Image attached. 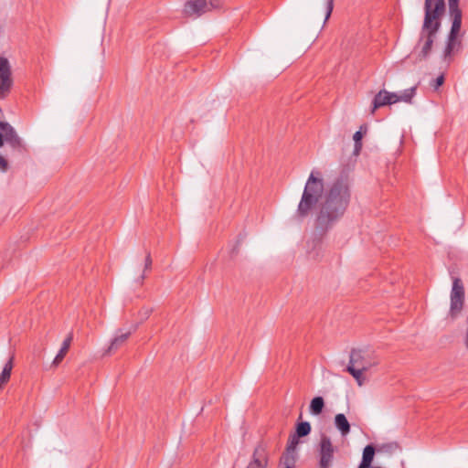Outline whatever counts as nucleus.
Returning <instances> with one entry per match:
<instances>
[{
	"label": "nucleus",
	"instance_id": "nucleus-1",
	"mask_svg": "<svg viewBox=\"0 0 468 468\" xmlns=\"http://www.w3.org/2000/svg\"><path fill=\"white\" fill-rule=\"evenodd\" d=\"M351 197L347 178L335 179L327 188L324 199L319 204L316 217L317 226L327 229L345 214Z\"/></svg>",
	"mask_w": 468,
	"mask_h": 468
},
{
	"label": "nucleus",
	"instance_id": "nucleus-2",
	"mask_svg": "<svg viewBox=\"0 0 468 468\" xmlns=\"http://www.w3.org/2000/svg\"><path fill=\"white\" fill-rule=\"evenodd\" d=\"M324 192L323 173L314 169L309 175L298 205L297 213L300 217L308 216L319 204Z\"/></svg>",
	"mask_w": 468,
	"mask_h": 468
},
{
	"label": "nucleus",
	"instance_id": "nucleus-3",
	"mask_svg": "<svg viewBox=\"0 0 468 468\" xmlns=\"http://www.w3.org/2000/svg\"><path fill=\"white\" fill-rule=\"evenodd\" d=\"M416 94V87H412L403 90L401 93L390 92L387 90H379L374 97L372 101L371 113L381 107L391 105L397 102L411 103L413 97Z\"/></svg>",
	"mask_w": 468,
	"mask_h": 468
},
{
	"label": "nucleus",
	"instance_id": "nucleus-4",
	"mask_svg": "<svg viewBox=\"0 0 468 468\" xmlns=\"http://www.w3.org/2000/svg\"><path fill=\"white\" fill-rule=\"evenodd\" d=\"M465 302L464 286L460 278H453L452 287L450 294V309L446 319L455 320L462 314Z\"/></svg>",
	"mask_w": 468,
	"mask_h": 468
},
{
	"label": "nucleus",
	"instance_id": "nucleus-5",
	"mask_svg": "<svg viewBox=\"0 0 468 468\" xmlns=\"http://www.w3.org/2000/svg\"><path fill=\"white\" fill-rule=\"evenodd\" d=\"M425 16L422 29H439L445 12L444 0H425Z\"/></svg>",
	"mask_w": 468,
	"mask_h": 468
},
{
	"label": "nucleus",
	"instance_id": "nucleus-6",
	"mask_svg": "<svg viewBox=\"0 0 468 468\" xmlns=\"http://www.w3.org/2000/svg\"><path fill=\"white\" fill-rule=\"evenodd\" d=\"M222 6V0H186L184 13L187 16L197 18L204 14L220 9Z\"/></svg>",
	"mask_w": 468,
	"mask_h": 468
},
{
	"label": "nucleus",
	"instance_id": "nucleus-7",
	"mask_svg": "<svg viewBox=\"0 0 468 468\" xmlns=\"http://www.w3.org/2000/svg\"><path fill=\"white\" fill-rule=\"evenodd\" d=\"M438 31H422L414 48L417 60L426 59L430 55L433 44L437 41Z\"/></svg>",
	"mask_w": 468,
	"mask_h": 468
},
{
	"label": "nucleus",
	"instance_id": "nucleus-8",
	"mask_svg": "<svg viewBox=\"0 0 468 468\" xmlns=\"http://www.w3.org/2000/svg\"><path fill=\"white\" fill-rule=\"evenodd\" d=\"M270 463V452L268 445L260 441L254 448L250 459L245 468H268Z\"/></svg>",
	"mask_w": 468,
	"mask_h": 468
},
{
	"label": "nucleus",
	"instance_id": "nucleus-9",
	"mask_svg": "<svg viewBox=\"0 0 468 468\" xmlns=\"http://www.w3.org/2000/svg\"><path fill=\"white\" fill-rule=\"evenodd\" d=\"M359 359L360 353L352 352L346 370L356 380L358 386H362L366 380L364 377V372L368 370L370 367L376 366L377 363H367V365H360Z\"/></svg>",
	"mask_w": 468,
	"mask_h": 468
},
{
	"label": "nucleus",
	"instance_id": "nucleus-10",
	"mask_svg": "<svg viewBox=\"0 0 468 468\" xmlns=\"http://www.w3.org/2000/svg\"><path fill=\"white\" fill-rule=\"evenodd\" d=\"M13 87L12 70L6 58L0 57V99L8 96Z\"/></svg>",
	"mask_w": 468,
	"mask_h": 468
},
{
	"label": "nucleus",
	"instance_id": "nucleus-11",
	"mask_svg": "<svg viewBox=\"0 0 468 468\" xmlns=\"http://www.w3.org/2000/svg\"><path fill=\"white\" fill-rule=\"evenodd\" d=\"M463 37V34L461 31H450L443 51V59L447 63H451L454 56L461 51Z\"/></svg>",
	"mask_w": 468,
	"mask_h": 468
},
{
	"label": "nucleus",
	"instance_id": "nucleus-12",
	"mask_svg": "<svg viewBox=\"0 0 468 468\" xmlns=\"http://www.w3.org/2000/svg\"><path fill=\"white\" fill-rule=\"evenodd\" d=\"M335 448L331 439L323 435L319 442V467L330 468L334 459Z\"/></svg>",
	"mask_w": 468,
	"mask_h": 468
},
{
	"label": "nucleus",
	"instance_id": "nucleus-13",
	"mask_svg": "<svg viewBox=\"0 0 468 468\" xmlns=\"http://www.w3.org/2000/svg\"><path fill=\"white\" fill-rule=\"evenodd\" d=\"M0 130L4 133V141L9 144L13 148L22 147L21 139L10 124L0 122Z\"/></svg>",
	"mask_w": 468,
	"mask_h": 468
},
{
	"label": "nucleus",
	"instance_id": "nucleus-14",
	"mask_svg": "<svg viewBox=\"0 0 468 468\" xmlns=\"http://www.w3.org/2000/svg\"><path fill=\"white\" fill-rule=\"evenodd\" d=\"M449 1L448 17L452 23L451 29H460L462 26V11L459 8V0Z\"/></svg>",
	"mask_w": 468,
	"mask_h": 468
},
{
	"label": "nucleus",
	"instance_id": "nucleus-15",
	"mask_svg": "<svg viewBox=\"0 0 468 468\" xmlns=\"http://www.w3.org/2000/svg\"><path fill=\"white\" fill-rule=\"evenodd\" d=\"M72 339H73V334L69 333L68 335V336L66 337V339L63 341L61 348L59 349L58 353L55 356V358L52 362V366L58 367L63 361V359L65 358L66 355L68 354V352L69 350Z\"/></svg>",
	"mask_w": 468,
	"mask_h": 468
},
{
	"label": "nucleus",
	"instance_id": "nucleus-16",
	"mask_svg": "<svg viewBox=\"0 0 468 468\" xmlns=\"http://www.w3.org/2000/svg\"><path fill=\"white\" fill-rule=\"evenodd\" d=\"M14 355H12L8 361L5 364L4 368L0 374V390L9 382L11 373L14 367Z\"/></svg>",
	"mask_w": 468,
	"mask_h": 468
},
{
	"label": "nucleus",
	"instance_id": "nucleus-17",
	"mask_svg": "<svg viewBox=\"0 0 468 468\" xmlns=\"http://www.w3.org/2000/svg\"><path fill=\"white\" fill-rule=\"evenodd\" d=\"M335 426L341 433L342 437H346L350 432V423L343 413L335 416Z\"/></svg>",
	"mask_w": 468,
	"mask_h": 468
},
{
	"label": "nucleus",
	"instance_id": "nucleus-18",
	"mask_svg": "<svg viewBox=\"0 0 468 468\" xmlns=\"http://www.w3.org/2000/svg\"><path fill=\"white\" fill-rule=\"evenodd\" d=\"M131 335V332L122 333L113 337L111 341V344L106 351V354H111L112 352L117 350L122 346H123L129 339Z\"/></svg>",
	"mask_w": 468,
	"mask_h": 468
},
{
	"label": "nucleus",
	"instance_id": "nucleus-19",
	"mask_svg": "<svg viewBox=\"0 0 468 468\" xmlns=\"http://www.w3.org/2000/svg\"><path fill=\"white\" fill-rule=\"evenodd\" d=\"M375 455V448L372 445H367L363 451L362 461L358 468H370Z\"/></svg>",
	"mask_w": 468,
	"mask_h": 468
},
{
	"label": "nucleus",
	"instance_id": "nucleus-20",
	"mask_svg": "<svg viewBox=\"0 0 468 468\" xmlns=\"http://www.w3.org/2000/svg\"><path fill=\"white\" fill-rule=\"evenodd\" d=\"M367 132V124L361 125L359 131L356 132L353 135L355 141V154H358L362 149V139Z\"/></svg>",
	"mask_w": 468,
	"mask_h": 468
},
{
	"label": "nucleus",
	"instance_id": "nucleus-21",
	"mask_svg": "<svg viewBox=\"0 0 468 468\" xmlns=\"http://www.w3.org/2000/svg\"><path fill=\"white\" fill-rule=\"evenodd\" d=\"M297 455L283 452L280 458L278 468H294Z\"/></svg>",
	"mask_w": 468,
	"mask_h": 468
},
{
	"label": "nucleus",
	"instance_id": "nucleus-22",
	"mask_svg": "<svg viewBox=\"0 0 468 468\" xmlns=\"http://www.w3.org/2000/svg\"><path fill=\"white\" fill-rule=\"evenodd\" d=\"M300 438L301 437L298 436V434H296L295 432L291 434L289 436L287 446L284 452L292 455H297L296 450L297 446L300 443Z\"/></svg>",
	"mask_w": 468,
	"mask_h": 468
},
{
	"label": "nucleus",
	"instance_id": "nucleus-23",
	"mask_svg": "<svg viewBox=\"0 0 468 468\" xmlns=\"http://www.w3.org/2000/svg\"><path fill=\"white\" fill-rule=\"evenodd\" d=\"M324 402L322 397H315L312 399L310 404V410L314 415H319L324 409Z\"/></svg>",
	"mask_w": 468,
	"mask_h": 468
},
{
	"label": "nucleus",
	"instance_id": "nucleus-24",
	"mask_svg": "<svg viewBox=\"0 0 468 468\" xmlns=\"http://www.w3.org/2000/svg\"><path fill=\"white\" fill-rule=\"evenodd\" d=\"M311 432V425L307 421L297 424L295 433L300 437L307 436Z\"/></svg>",
	"mask_w": 468,
	"mask_h": 468
},
{
	"label": "nucleus",
	"instance_id": "nucleus-25",
	"mask_svg": "<svg viewBox=\"0 0 468 468\" xmlns=\"http://www.w3.org/2000/svg\"><path fill=\"white\" fill-rule=\"evenodd\" d=\"M151 268H152V258H151L150 252H147L145 260H144V273H145L146 271H149L151 270ZM144 278H145V274H143L141 276V283H143V281L144 280Z\"/></svg>",
	"mask_w": 468,
	"mask_h": 468
},
{
	"label": "nucleus",
	"instance_id": "nucleus-26",
	"mask_svg": "<svg viewBox=\"0 0 468 468\" xmlns=\"http://www.w3.org/2000/svg\"><path fill=\"white\" fill-rule=\"evenodd\" d=\"M334 7V0H328L327 1V6H326V16H325V21L329 18Z\"/></svg>",
	"mask_w": 468,
	"mask_h": 468
},
{
	"label": "nucleus",
	"instance_id": "nucleus-27",
	"mask_svg": "<svg viewBox=\"0 0 468 468\" xmlns=\"http://www.w3.org/2000/svg\"><path fill=\"white\" fill-rule=\"evenodd\" d=\"M444 83V76L441 74L435 80L433 87L435 90H437L439 87H441Z\"/></svg>",
	"mask_w": 468,
	"mask_h": 468
},
{
	"label": "nucleus",
	"instance_id": "nucleus-28",
	"mask_svg": "<svg viewBox=\"0 0 468 468\" xmlns=\"http://www.w3.org/2000/svg\"><path fill=\"white\" fill-rule=\"evenodd\" d=\"M7 166H8L7 161L2 155H0V170L6 171Z\"/></svg>",
	"mask_w": 468,
	"mask_h": 468
},
{
	"label": "nucleus",
	"instance_id": "nucleus-29",
	"mask_svg": "<svg viewBox=\"0 0 468 468\" xmlns=\"http://www.w3.org/2000/svg\"><path fill=\"white\" fill-rule=\"evenodd\" d=\"M367 363H372L371 361H367L361 355H360V359H359V364L360 365H367Z\"/></svg>",
	"mask_w": 468,
	"mask_h": 468
},
{
	"label": "nucleus",
	"instance_id": "nucleus-30",
	"mask_svg": "<svg viewBox=\"0 0 468 468\" xmlns=\"http://www.w3.org/2000/svg\"><path fill=\"white\" fill-rule=\"evenodd\" d=\"M4 144V133H0V147Z\"/></svg>",
	"mask_w": 468,
	"mask_h": 468
}]
</instances>
